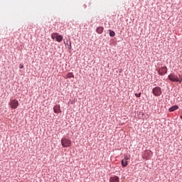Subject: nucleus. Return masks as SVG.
Returning <instances> with one entry per match:
<instances>
[{
  "label": "nucleus",
  "mask_w": 182,
  "mask_h": 182,
  "mask_svg": "<svg viewBox=\"0 0 182 182\" xmlns=\"http://www.w3.org/2000/svg\"><path fill=\"white\" fill-rule=\"evenodd\" d=\"M72 77H73V79H75V75H73V73H68L66 74V78L67 79H70Z\"/></svg>",
  "instance_id": "ddd939ff"
},
{
  "label": "nucleus",
  "mask_w": 182,
  "mask_h": 182,
  "mask_svg": "<svg viewBox=\"0 0 182 182\" xmlns=\"http://www.w3.org/2000/svg\"><path fill=\"white\" fill-rule=\"evenodd\" d=\"M19 69H23V64H19Z\"/></svg>",
  "instance_id": "a211bd4d"
},
{
  "label": "nucleus",
  "mask_w": 182,
  "mask_h": 182,
  "mask_svg": "<svg viewBox=\"0 0 182 182\" xmlns=\"http://www.w3.org/2000/svg\"><path fill=\"white\" fill-rule=\"evenodd\" d=\"M168 110L170 112H175V110H178V105H173L169 108Z\"/></svg>",
  "instance_id": "f8f14e48"
},
{
  "label": "nucleus",
  "mask_w": 182,
  "mask_h": 182,
  "mask_svg": "<svg viewBox=\"0 0 182 182\" xmlns=\"http://www.w3.org/2000/svg\"><path fill=\"white\" fill-rule=\"evenodd\" d=\"M51 39L53 41H56V42H62L63 41V36L62 35H59L58 33H53L51 34Z\"/></svg>",
  "instance_id": "7ed1b4c3"
},
{
  "label": "nucleus",
  "mask_w": 182,
  "mask_h": 182,
  "mask_svg": "<svg viewBox=\"0 0 182 182\" xmlns=\"http://www.w3.org/2000/svg\"><path fill=\"white\" fill-rule=\"evenodd\" d=\"M124 160L126 161H127V160H130V155L129 156L125 155L124 156Z\"/></svg>",
  "instance_id": "dca6fc26"
},
{
  "label": "nucleus",
  "mask_w": 182,
  "mask_h": 182,
  "mask_svg": "<svg viewBox=\"0 0 182 182\" xmlns=\"http://www.w3.org/2000/svg\"><path fill=\"white\" fill-rule=\"evenodd\" d=\"M109 36H111V38H114V36H116V33H114V31H113L112 30H109Z\"/></svg>",
  "instance_id": "2eb2a0df"
},
{
  "label": "nucleus",
  "mask_w": 182,
  "mask_h": 182,
  "mask_svg": "<svg viewBox=\"0 0 182 182\" xmlns=\"http://www.w3.org/2000/svg\"><path fill=\"white\" fill-rule=\"evenodd\" d=\"M167 71H168L167 67L164 66L160 68L158 70V74L159 75V76H164L166 74H167Z\"/></svg>",
  "instance_id": "39448f33"
},
{
  "label": "nucleus",
  "mask_w": 182,
  "mask_h": 182,
  "mask_svg": "<svg viewBox=\"0 0 182 182\" xmlns=\"http://www.w3.org/2000/svg\"><path fill=\"white\" fill-rule=\"evenodd\" d=\"M109 182H120V178L117 176H111L109 179Z\"/></svg>",
  "instance_id": "6e6552de"
},
{
  "label": "nucleus",
  "mask_w": 182,
  "mask_h": 182,
  "mask_svg": "<svg viewBox=\"0 0 182 182\" xmlns=\"http://www.w3.org/2000/svg\"><path fill=\"white\" fill-rule=\"evenodd\" d=\"M71 105H75V100H70Z\"/></svg>",
  "instance_id": "6ab92c4d"
},
{
  "label": "nucleus",
  "mask_w": 182,
  "mask_h": 182,
  "mask_svg": "<svg viewBox=\"0 0 182 182\" xmlns=\"http://www.w3.org/2000/svg\"><path fill=\"white\" fill-rule=\"evenodd\" d=\"M61 146H63V147H71L72 146V141H70V139H67V138H63L61 139Z\"/></svg>",
  "instance_id": "f03ea898"
},
{
  "label": "nucleus",
  "mask_w": 182,
  "mask_h": 182,
  "mask_svg": "<svg viewBox=\"0 0 182 182\" xmlns=\"http://www.w3.org/2000/svg\"><path fill=\"white\" fill-rule=\"evenodd\" d=\"M53 112L56 114H58V113H62V111L60 110V105H56L53 107Z\"/></svg>",
  "instance_id": "0eeeda50"
},
{
  "label": "nucleus",
  "mask_w": 182,
  "mask_h": 182,
  "mask_svg": "<svg viewBox=\"0 0 182 182\" xmlns=\"http://www.w3.org/2000/svg\"><path fill=\"white\" fill-rule=\"evenodd\" d=\"M150 153H153L151 151H150Z\"/></svg>",
  "instance_id": "aec40b11"
},
{
  "label": "nucleus",
  "mask_w": 182,
  "mask_h": 182,
  "mask_svg": "<svg viewBox=\"0 0 182 182\" xmlns=\"http://www.w3.org/2000/svg\"><path fill=\"white\" fill-rule=\"evenodd\" d=\"M11 109H17L18 106H19V102L18 100H12L9 103Z\"/></svg>",
  "instance_id": "423d86ee"
},
{
  "label": "nucleus",
  "mask_w": 182,
  "mask_h": 182,
  "mask_svg": "<svg viewBox=\"0 0 182 182\" xmlns=\"http://www.w3.org/2000/svg\"><path fill=\"white\" fill-rule=\"evenodd\" d=\"M0 35H8V31H6V28L3 27L0 28Z\"/></svg>",
  "instance_id": "9b49d317"
},
{
  "label": "nucleus",
  "mask_w": 182,
  "mask_h": 182,
  "mask_svg": "<svg viewBox=\"0 0 182 182\" xmlns=\"http://www.w3.org/2000/svg\"><path fill=\"white\" fill-rule=\"evenodd\" d=\"M168 79L170 82H176L178 83H181L182 80L178 78V76L176 75V73H172L168 75Z\"/></svg>",
  "instance_id": "f257e3e1"
},
{
  "label": "nucleus",
  "mask_w": 182,
  "mask_h": 182,
  "mask_svg": "<svg viewBox=\"0 0 182 182\" xmlns=\"http://www.w3.org/2000/svg\"><path fill=\"white\" fill-rule=\"evenodd\" d=\"M135 96L136 97H140L141 96V92H139V93H135Z\"/></svg>",
  "instance_id": "f3484780"
},
{
  "label": "nucleus",
  "mask_w": 182,
  "mask_h": 182,
  "mask_svg": "<svg viewBox=\"0 0 182 182\" xmlns=\"http://www.w3.org/2000/svg\"><path fill=\"white\" fill-rule=\"evenodd\" d=\"M103 31H105V28H103V26L97 27L96 29L97 33H99L100 35H102V33H103Z\"/></svg>",
  "instance_id": "9d476101"
},
{
  "label": "nucleus",
  "mask_w": 182,
  "mask_h": 182,
  "mask_svg": "<svg viewBox=\"0 0 182 182\" xmlns=\"http://www.w3.org/2000/svg\"><path fill=\"white\" fill-rule=\"evenodd\" d=\"M152 93L154 95V96H155L156 97H159L160 96H161V94L163 93V92H161V87H155L152 89Z\"/></svg>",
  "instance_id": "20e7f679"
},
{
  "label": "nucleus",
  "mask_w": 182,
  "mask_h": 182,
  "mask_svg": "<svg viewBox=\"0 0 182 182\" xmlns=\"http://www.w3.org/2000/svg\"><path fill=\"white\" fill-rule=\"evenodd\" d=\"M66 42L64 41V43L65 45H68L69 53H72V43L70 42V40H67Z\"/></svg>",
  "instance_id": "1a4fd4ad"
},
{
  "label": "nucleus",
  "mask_w": 182,
  "mask_h": 182,
  "mask_svg": "<svg viewBox=\"0 0 182 182\" xmlns=\"http://www.w3.org/2000/svg\"><path fill=\"white\" fill-rule=\"evenodd\" d=\"M121 164H122V167H124V168L127 167V165L129 164V162L127 161L124 160V159H122L121 161Z\"/></svg>",
  "instance_id": "4468645a"
}]
</instances>
